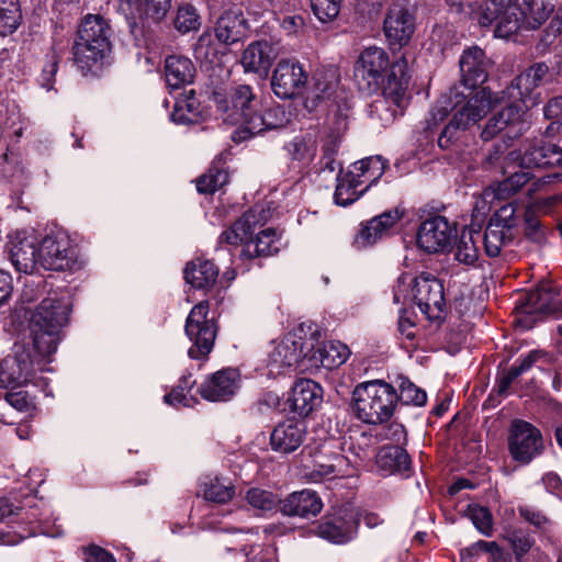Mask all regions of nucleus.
<instances>
[{
    "label": "nucleus",
    "instance_id": "1",
    "mask_svg": "<svg viewBox=\"0 0 562 562\" xmlns=\"http://www.w3.org/2000/svg\"><path fill=\"white\" fill-rule=\"evenodd\" d=\"M549 67L544 63H536L520 72L512 85L499 93H493L491 89L483 88L470 98H465L458 91L452 92L457 106L453 117L442 130L438 144L447 148L457 138L458 132L465 131L475 125L479 121L496 105L506 100L519 101L522 109L528 111L538 104L540 93L537 89L547 81Z\"/></svg>",
    "mask_w": 562,
    "mask_h": 562
},
{
    "label": "nucleus",
    "instance_id": "2",
    "mask_svg": "<svg viewBox=\"0 0 562 562\" xmlns=\"http://www.w3.org/2000/svg\"><path fill=\"white\" fill-rule=\"evenodd\" d=\"M71 308V301L64 294L53 293L41 301L29 322L33 352L50 359L64 338Z\"/></svg>",
    "mask_w": 562,
    "mask_h": 562
},
{
    "label": "nucleus",
    "instance_id": "3",
    "mask_svg": "<svg viewBox=\"0 0 562 562\" xmlns=\"http://www.w3.org/2000/svg\"><path fill=\"white\" fill-rule=\"evenodd\" d=\"M269 218V210L255 206L221 235V241L229 245L244 243L245 249L241 256L247 258L277 254L280 249V236L274 228L262 229L255 238L251 237L256 226L266 223Z\"/></svg>",
    "mask_w": 562,
    "mask_h": 562
},
{
    "label": "nucleus",
    "instance_id": "4",
    "mask_svg": "<svg viewBox=\"0 0 562 562\" xmlns=\"http://www.w3.org/2000/svg\"><path fill=\"white\" fill-rule=\"evenodd\" d=\"M398 402L396 389L383 380L357 384L351 394V411L363 424L381 425L393 416Z\"/></svg>",
    "mask_w": 562,
    "mask_h": 562
},
{
    "label": "nucleus",
    "instance_id": "5",
    "mask_svg": "<svg viewBox=\"0 0 562 562\" xmlns=\"http://www.w3.org/2000/svg\"><path fill=\"white\" fill-rule=\"evenodd\" d=\"M111 35L110 24L101 15L89 14L83 19L72 47L74 61L82 74L98 67L110 52Z\"/></svg>",
    "mask_w": 562,
    "mask_h": 562
},
{
    "label": "nucleus",
    "instance_id": "6",
    "mask_svg": "<svg viewBox=\"0 0 562 562\" xmlns=\"http://www.w3.org/2000/svg\"><path fill=\"white\" fill-rule=\"evenodd\" d=\"M543 19H530L518 0H486L477 14L481 26H494V35L499 38H508L522 25L536 29Z\"/></svg>",
    "mask_w": 562,
    "mask_h": 562
},
{
    "label": "nucleus",
    "instance_id": "7",
    "mask_svg": "<svg viewBox=\"0 0 562 562\" xmlns=\"http://www.w3.org/2000/svg\"><path fill=\"white\" fill-rule=\"evenodd\" d=\"M394 301H412L423 314L430 316L434 312H441L445 305L443 286L430 273L423 272L417 277L405 273L398 278L394 288Z\"/></svg>",
    "mask_w": 562,
    "mask_h": 562
},
{
    "label": "nucleus",
    "instance_id": "8",
    "mask_svg": "<svg viewBox=\"0 0 562 562\" xmlns=\"http://www.w3.org/2000/svg\"><path fill=\"white\" fill-rule=\"evenodd\" d=\"M48 358H41L36 352L31 355L24 347H16L13 357H8L0 361V387L18 389L26 383L45 389L47 380L37 375V371L44 372L48 369Z\"/></svg>",
    "mask_w": 562,
    "mask_h": 562
},
{
    "label": "nucleus",
    "instance_id": "9",
    "mask_svg": "<svg viewBox=\"0 0 562 562\" xmlns=\"http://www.w3.org/2000/svg\"><path fill=\"white\" fill-rule=\"evenodd\" d=\"M260 98L248 85H239L231 89L225 98L217 100V110L222 120L232 125H237L239 139H246L248 133V121L259 111Z\"/></svg>",
    "mask_w": 562,
    "mask_h": 562
},
{
    "label": "nucleus",
    "instance_id": "10",
    "mask_svg": "<svg viewBox=\"0 0 562 562\" xmlns=\"http://www.w3.org/2000/svg\"><path fill=\"white\" fill-rule=\"evenodd\" d=\"M409 80V67L408 60L405 55H402L394 65L392 71L387 77L386 85L383 87L382 100H378L372 104L371 113L376 115L383 126L391 124L394 119L396 111L391 109L389 102L402 106Z\"/></svg>",
    "mask_w": 562,
    "mask_h": 562
},
{
    "label": "nucleus",
    "instance_id": "11",
    "mask_svg": "<svg viewBox=\"0 0 562 562\" xmlns=\"http://www.w3.org/2000/svg\"><path fill=\"white\" fill-rule=\"evenodd\" d=\"M41 267L46 270L66 271L81 268L77 247L71 238L61 231L53 232L41 238Z\"/></svg>",
    "mask_w": 562,
    "mask_h": 562
},
{
    "label": "nucleus",
    "instance_id": "12",
    "mask_svg": "<svg viewBox=\"0 0 562 562\" xmlns=\"http://www.w3.org/2000/svg\"><path fill=\"white\" fill-rule=\"evenodd\" d=\"M209 303L200 302L189 313L184 326L186 335L192 342L188 355L192 359L205 358L213 349L217 327L213 318L207 317Z\"/></svg>",
    "mask_w": 562,
    "mask_h": 562
},
{
    "label": "nucleus",
    "instance_id": "13",
    "mask_svg": "<svg viewBox=\"0 0 562 562\" xmlns=\"http://www.w3.org/2000/svg\"><path fill=\"white\" fill-rule=\"evenodd\" d=\"M508 452L520 465H527L544 451V440L539 428L529 422L514 419L509 427Z\"/></svg>",
    "mask_w": 562,
    "mask_h": 562
},
{
    "label": "nucleus",
    "instance_id": "14",
    "mask_svg": "<svg viewBox=\"0 0 562 562\" xmlns=\"http://www.w3.org/2000/svg\"><path fill=\"white\" fill-rule=\"evenodd\" d=\"M389 55L382 47H366L356 64L355 76L360 88L368 93L376 91L386 85L387 77L392 71Z\"/></svg>",
    "mask_w": 562,
    "mask_h": 562
},
{
    "label": "nucleus",
    "instance_id": "15",
    "mask_svg": "<svg viewBox=\"0 0 562 562\" xmlns=\"http://www.w3.org/2000/svg\"><path fill=\"white\" fill-rule=\"evenodd\" d=\"M313 348L312 340H305L294 333H290L278 341L269 353L267 366L269 374H281L285 369L300 366L302 370L308 352Z\"/></svg>",
    "mask_w": 562,
    "mask_h": 562
},
{
    "label": "nucleus",
    "instance_id": "16",
    "mask_svg": "<svg viewBox=\"0 0 562 562\" xmlns=\"http://www.w3.org/2000/svg\"><path fill=\"white\" fill-rule=\"evenodd\" d=\"M460 70H461V82L464 88L469 89V93H464L460 91L459 88H452L448 94L449 104L451 106V111L456 113V104L452 98V92L458 91L465 95V98H470L473 93L481 90L482 88L476 89L479 86L484 83L487 79L488 65L490 61L486 58L484 52L477 47L473 46L463 52L460 58ZM454 114H452L453 116Z\"/></svg>",
    "mask_w": 562,
    "mask_h": 562
},
{
    "label": "nucleus",
    "instance_id": "17",
    "mask_svg": "<svg viewBox=\"0 0 562 562\" xmlns=\"http://www.w3.org/2000/svg\"><path fill=\"white\" fill-rule=\"evenodd\" d=\"M457 237V227L447 217L437 215L425 220L417 231V246L428 254L448 250Z\"/></svg>",
    "mask_w": 562,
    "mask_h": 562
},
{
    "label": "nucleus",
    "instance_id": "18",
    "mask_svg": "<svg viewBox=\"0 0 562 562\" xmlns=\"http://www.w3.org/2000/svg\"><path fill=\"white\" fill-rule=\"evenodd\" d=\"M526 115L527 111L520 104L509 101L508 105L487 120L481 132V138L487 142L503 132L508 138L521 135L528 127Z\"/></svg>",
    "mask_w": 562,
    "mask_h": 562
},
{
    "label": "nucleus",
    "instance_id": "19",
    "mask_svg": "<svg viewBox=\"0 0 562 562\" xmlns=\"http://www.w3.org/2000/svg\"><path fill=\"white\" fill-rule=\"evenodd\" d=\"M40 244L33 232L18 231L9 236V257L19 272L33 273L41 267Z\"/></svg>",
    "mask_w": 562,
    "mask_h": 562
},
{
    "label": "nucleus",
    "instance_id": "20",
    "mask_svg": "<svg viewBox=\"0 0 562 562\" xmlns=\"http://www.w3.org/2000/svg\"><path fill=\"white\" fill-rule=\"evenodd\" d=\"M508 156L513 160L519 159L522 168L562 166V147L544 137L527 139L522 154L513 151Z\"/></svg>",
    "mask_w": 562,
    "mask_h": 562
},
{
    "label": "nucleus",
    "instance_id": "21",
    "mask_svg": "<svg viewBox=\"0 0 562 562\" xmlns=\"http://www.w3.org/2000/svg\"><path fill=\"white\" fill-rule=\"evenodd\" d=\"M307 78V72L300 63L282 59L272 72L271 88L278 98L292 99L303 92Z\"/></svg>",
    "mask_w": 562,
    "mask_h": 562
},
{
    "label": "nucleus",
    "instance_id": "22",
    "mask_svg": "<svg viewBox=\"0 0 562 562\" xmlns=\"http://www.w3.org/2000/svg\"><path fill=\"white\" fill-rule=\"evenodd\" d=\"M414 32V15L403 4L393 3L383 21V33L389 45L392 48H402L409 43Z\"/></svg>",
    "mask_w": 562,
    "mask_h": 562
},
{
    "label": "nucleus",
    "instance_id": "23",
    "mask_svg": "<svg viewBox=\"0 0 562 562\" xmlns=\"http://www.w3.org/2000/svg\"><path fill=\"white\" fill-rule=\"evenodd\" d=\"M240 386L236 369L227 368L210 375L199 387L201 396L210 402L229 401Z\"/></svg>",
    "mask_w": 562,
    "mask_h": 562
},
{
    "label": "nucleus",
    "instance_id": "24",
    "mask_svg": "<svg viewBox=\"0 0 562 562\" xmlns=\"http://www.w3.org/2000/svg\"><path fill=\"white\" fill-rule=\"evenodd\" d=\"M529 180V172L517 171L503 181L491 184L475 202V209L482 212L491 210L495 201L506 200L516 194Z\"/></svg>",
    "mask_w": 562,
    "mask_h": 562
},
{
    "label": "nucleus",
    "instance_id": "25",
    "mask_svg": "<svg viewBox=\"0 0 562 562\" xmlns=\"http://www.w3.org/2000/svg\"><path fill=\"white\" fill-rule=\"evenodd\" d=\"M305 436L306 426L303 422L286 419L273 428L270 435V446L273 451L288 454L302 446Z\"/></svg>",
    "mask_w": 562,
    "mask_h": 562
},
{
    "label": "nucleus",
    "instance_id": "26",
    "mask_svg": "<svg viewBox=\"0 0 562 562\" xmlns=\"http://www.w3.org/2000/svg\"><path fill=\"white\" fill-rule=\"evenodd\" d=\"M359 519L351 509H344L331 519L322 521L316 533L333 543L341 544L351 540L357 531Z\"/></svg>",
    "mask_w": 562,
    "mask_h": 562
},
{
    "label": "nucleus",
    "instance_id": "27",
    "mask_svg": "<svg viewBox=\"0 0 562 562\" xmlns=\"http://www.w3.org/2000/svg\"><path fill=\"white\" fill-rule=\"evenodd\" d=\"M398 210L386 211L368 221L355 236L353 245L363 249L375 244L380 238L386 236L391 228L401 220Z\"/></svg>",
    "mask_w": 562,
    "mask_h": 562
},
{
    "label": "nucleus",
    "instance_id": "28",
    "mask_svg": "<svg viewBox=\"0 0 562 562\" xmlns=\"http://www.w3.org/2000/svg\"><path fill=\"white\" fill-rule=\"evenodd\" d=\"M283 150L290 162L299 168L308 167L317 154V138L313 132H302L294 135L283 145Z\"/></svg>",
    "mask_w": 562,
    "mask_h": 562
},
{
    "label": "nucleus",
    "instance_id": "29",
    "mask_svg": "<svg viewBox=\"0 0 562 562\" xmlns=\"http://www.w3.org/2000/svg\"><path fill=\"white\" fill-rule=\"evenodd\" d=\"M278 56V50L268 41L250 43L243 53L241 65L245 71L267 75Z\"/></svg>",
    "mask_w": 562,
    "mask_h": 562
},
{
    "label": "nucleus",
    "instance_id": "30",
    "mask_svg": "<svg viewBox=\"0 0 562 562\" xmlns=\"http://www.w3.org/2000/svg\"><path fill=\"white\" fill-rule=\"evenodd\" d=\"M339 77L335 69H322L314 72L307 89L305 106L313 110L321 101L330 99L338 87Z\"/></svg>",
    "mask_w": 562,
    "mask_h": 562
},
{
    "label": "nucleus",
    "instance_id": "31",
    "mask_svg": "<svg viewBox=\"0 0 562 562\" xmlns=\"http://www.w3.org/2000/svg\"><path fill=\"white\" fill-rule=\"evenodd\" d=\"M323 390L310 379H300L292 387L291 407L299 415L307 416L322 403Z\"/></svg>",
    "mask_w": 562,
    "mask_h": 562
},
{
    "label": "nucleus",
    "instance_id": "32",
    "mask_svg": "<svg viewBox=\"0 0 562 562\" xmlns=\"http://www.w3.org/2000/svg\"><path fill=\"white\" fill-rule=\"evenodd\" d=\"M350 350L341 341L330 340L322 342L316 349H311L307 356L310 367L334 369L347 361Z\"/></svg>",
    "mask_w": 562,
    "mask_h": 562
},
{
    "label": "nucleus",
    "instance_id": "33",
    "mask_svg": "<svg viewBox=\"0 0 562 562\" xmlns=\"http://www.w3.org/2000/svg\"><path fill=\"white\" fill-rule=\"evenodd\" d=\"M280 508L284 515L308 518L321 513L323 503L315 492L303 490L290 494L281 502Z\"/></svg>",
    "mask_w": 562,
    "mask_h": 562
},
{
    "label": "nucleus",
    "instance_id": "34",
    "mask_svg": "<svg viewBox=\"0 0 562 562\" xmlns=\"http://www.w3.org/2000/svg\"><path fill=\"white\" fill-rule=\"evenodd\" d=\"M290 117L281 105L262 109L260 105L257 114L248 121L247 138L268 130L282 128L288 125Z\"/></svg>",
    "mask_w": 562,
    "mask_h": 562
},
{
    "label": "nucleus",
    "instance_id": "35",
    "mask_svg": "<svg viewBox=\"0 0 562 562\" xmlns=\"http://www.w3.org/2000/svg\"><path fill=\"white\" fill-rule=\"evenodd\" d=\"M195 67L190 58L184 56H168L165 61L167 85L172 89L193 82Z\"/></svg>",
    "mask_w": 562,
    "mask_h": 562
},
{
    "label": "nucleus",
    "instance_id": "36",
    "mask_svg": "<svg viewBox=\"0 0 562 562\" xmlns=\"http://www.w3.org/2000/svg\"><path fill=\"white\" fill-rule=\"evenodd\" d=\"M218 276L215 265L205 259L189 262L184 269V279L195 289L207 290L212 288Z\"/></svg>",
    "mask_w": 562,
    "mask_h": 562
},
{
    "label": "nucleus",
    "instance_id": "37",
    "mask_svg": "<svg viewBox=\"0 0 562 562\" xmlns=\"http://www.w3.org/2000/svg\"><path fill=\"white\" fill-rule=\"evenodd\" d=\"M379 468L391 474L406 475L411 469V458L401 446H384L378 453Z\"/></svg>",
    "mask_w": 562,
    "mask_h": 562
},
{
    "label": "nucleus",
    "instance_id": "38",
    "mask_svg": "<svg viewBox=\"0 0 562 562\" xmlns=\"http://www.w3.org/2000/svg\"><path fill=\"white\" fill-rule=\"evenodd\" d=\"M385 164L380 156H371L358 160L347 171L352 178H358L367 190L384 173Z\"/></svg>",
    "mask_w": 562,
    "mask_h": 562
},
{
    "label": "nucleus",
    "instance_id": "39",
    "mask_svg": "<svg viewBox=\"0 0 562 562\" xmlns=\"http://www.w3.org/2000/svg\"><path fill=\"white\" fill-rule=\"evenodd\" d=\"M366 191L367 189L358 182V178H352L348 172L339 173L334 200L337 205L347 206L357 201Z\"/></svg>",
    "mask_w": 562,
    "mask_h": 562
},
{
    "label": "nucleus",
    "instance_id": "40",
    "mask_svg": "<svg viewBox=\"0 0 562 562\" xmlns=\"http://www.w3.org/2000/svg\"><path fill=\"white\" fill-rule=\"evenodd\" d=\"M9 131H13L16 137L22 136L21 113L15 101L0 92V133Z\"/></svg>",
    "mask_w": 562,
    "mask_h": 562
},
{
    "label": "nucleus",
    "instance_id": "41",
    "mask_svg": "<svg viewBox=\"0 0 562 562\" xmlns=\"http://www.w3.org/2000/svg\"><path fill=\"white\" fill-rule=\"evenodd\" d=\"M234 493V486L218 476L206 475L200 482L199 494L210 502L226 503L233 498Z\"/></svg>",
    "mask_w": 562,
    "mask_h": 562
},
{
    "label": "nucleus",
    "instance_id": "42",
    "mask_svg": "<svg viewBox=\"0 0 562 562\" xmlns=\"http://www.w3.org/2000/svg\"><path fill=\"white\" fill-rule=\"evenodd\" d=\"M244 20L232 12L223 14L216 22L215 36L224 44H233L244 34Z\"/></svg>",
    "mask_w": 562,
    "mask_h": 562
},
{
    "label": "nucleus",
    "instance_id": "43",
    "mask_svg": "<svg viewBox=\"0 0 562 562\" xmlns=\"http://www.w3.org/2000/svg\"><path fill=\"white\" fill-rule=\"evenodd\" d=\"M513 232L499 226L497 223H488L484 234V248L490 257H497L502 248L512 240Z\"/></svg>",
    "mask_w": 562,
    "mask_h": 562
},
{
    "label": "nucleus",
    "instance_id": "44",
    "mask_svg": "<svg viewBox=\"0 0 562 562\" xmlns=\"http://www.w3.org/2000/svg\"><path fill=\"white\" fill-rule=\"evenodd\" d=\"M481 235L475 231H463L456 247V259L464 265H473L479 258L476 246Z\"/></svg>",
    "mask_w": 562,
    "mask_h": 562
},
{
    "label": "nucleus",
    "instance_id": "45",
    "mask_svg": "<svg viewBox=\"0 0 562 562\" xmlns=\"http://www.w3.org/2000/svg\"><path fill=\"white\" fill-rule=\"evenodd\" d=\"M553 289L549 284H542L537 290L528 293L526 297V312L551 313L553 311Z\"/></svg>",
    "mask_w": 562,
    "mask_h": 562
},
{
    "label": "nucleus",
    "instance_id": "46",
    "mask_svg": "<svg viewBox=\"0 0 562 562\" xmlns=\"http://www.w3.org/2000/svg\"><path fill=\"white\" fill-rule=\"evenodd\" d=\"M22 20L18 0H0V35L7 36L16 31Z\"/></svg>",
    "mask_w": 562,
    "mask_h": 562
},
{
    "label": "nucleus",
    "instance_id": "47",
    "mask_svg": "<svg viewBox=\"0 0 562 562\" xmlns=\"http://www.w3.org/2000/svg\"><path fill=\"white\" fill-rule=\"evenodd\" d=\"M199 111L193 91L190 95L177 99L170 113V119L177 124H190L196 121Z\"/></svg>",
    "mask_w": 562,
    "mask_h": 562
},
{
    "label": "nucleus",
    "instance_id": "48",
    "mask_svg": "<svg viewBox=\"0 0 562 562\" xmlns=\"http://www.w3.org/2000/svg\"><path fill=\"white\" fill-rule=\"evenodd\" d=\"M171 8V0H138V10L145 21L160 23Z\"/></svg>",
    "mask_w": 562,
    "mask_h": 562
},
{
    "label": "nucleus",
    "instance_id": "49",
    "mask_svg": "<svg viewBox=\"0 0 562 562\" xmlns=\"http://www.w3.org/2000/svg\"><path fill=\"white\" fill-rule=\"evenodd\" d=\"M228 182V173L216 168L210 169L196 181V189L200 193H214Z\"/></svg>",
    "mask_w": 562,
    "mask_h": 562
},
{
    "label": "nucleus",
    "instance_id": "50",
    "mask_svg": "<svg viewBox=\"0 0 562 562\" xmlns=\"http://www.w3.org/2000/svg\"><path fill=\"white\" fill-rule=\"evenodd\" d=\"M503 538L509 542L516 560H520L533 544L531 537L520 529H506Z\"/></svg>",
    "mask_w": 562,
    "mask_h": 562
},
{
    "label": "nucleus",
    "instance_id": "51",
    "mask_svg": "<svg viewBox=\"0 0 562 562\" xmlns=\"http://www.w3.org/2000/svg\"><path fill=\"white\" fill-rule=\"evenodd\" d=\"M397 397L405 405L423 406L426 404V392L417 387L408 379L403 378L398 386Z\"/></svg>",
    "mask_w": 562,
    "mask_h": 562
},
{
    "label": "nucleus",
    "instance_id": "52",
    "mask_svg": "<svg viewBox=\"0 0 562 562\" xmlns=\"http://www.w3.org/2000/svg\"><path fill=\"white\" fill-rule=\"evenodd\" d=\"M246 499L250 506L263 512L272 510L278 504L281 505V501L277 495L256 487L248 490Z\"/></svg>",
    "mask_w": 562,
    "mask_h": 562
},
{
    "label": "nucleus",
    "instance_id": "53",
    "mask_svg": "<svg viewBox=\"0 0 562 562\" xmlns=\"http://www.w3.org/2000/svg\"><path fill=\"white\" fill-rule=\"evenodd\" d=\"M173 23L175 27L184 34L199 27L200 18L191 4H183L178 8Z\"/></svg>",
    "mask_w": 562,
    "mask_h": 562
},
{
    "label": "nucleus",
    "instance_id": "54",
    "mask_svg": "<svg viewBox=\"0 0 562 562\" xmlns=\"http://www.w3.org/2000/svg\"><path fill=\"white\" fill-rule=\"evenodd\" d=\"M240 553L243 562H277L273 550L262 543H245Z\"/></svg>",
    "mask_w": 562,
    "mask_h": 562
},
{
    "label": "nucleus",
    "instance_id": "55",
    "mask_svg": "<svg viewBox=\"0 0 562 562\" xmlns=\"http://www.w3.org/2000/svg\"><path fill=\"white\" fill-rule=\"evenodd\" d=\"M341 0H311L315 16L323 23L336 19L340 11Z\"/></svg>",
    "mask_w": 562,
    "mask_h": 562
},
{
    "label": "nucleus",
    "instance_id": "56",
    "mask_svg": "<svg viewBox=\"0 0 562 562\" xmlns=\"http://www.w3.org/2000/svg\"><path fill=\"white\" fill-rule=\"evenodd\" d=\"M468 516L480 532H482L485 536H491L492 515L486 507L479 505H470L468 507Z\"/></svg>",
    "mask_w": 562,
    "mask_h": 562
},
{
    "label": "nucleus",
    "instance_id": "57",
    "mask_svg": "<svg viewBox=\"0 0 562 562\" xmlns=\"http://www.w3.org/2000/svg\"><path fill=\"white\" fill-rule=\"evenodd\" d=\"M192 384L193 382L190 380V376L181 379L180 384L169 394L165 395V402L172 406H190V398L187 396L186 391H189Z\"/></svg>",
    "mask_w": 562,
    "mask_h": 562
},
{
    "label": "nucleus",
    "instance_id": "58",
    "mask_svg": "<svg viewBox=\"0 0 562 562\" xmlns=\"http://www.w3.org/2000/svg\"><path fill=\"white\" fill-rule=\"evenodd\" d=\"M344 458L340 456H336L333 462L329 463H322L316 461L312 477L315 480H322L337 476L341 472L340 468Z\"/></svg>",
    "mask_w": 562,
    "mask_h": 562
},
{
    "label": "nucleus",
    "instance_id": "59",
    "mask_svg": "<svg viewBox=\"0 0 562 562\" xmlns=\"http://www.w3.org/2000/svg\"><path fill=\"white\" fill-rule=\"evenodd\" d=\"M490 223H497L506 231L513 232L515 226V207L508 203L499 207V210L491 218Z\"/></svg>",
    "mask_w": 562,
    "mask_h": 562
},
{
    "label": "nucleus",
    "instance_id": "60",
    "mask_svg": "<svg viewBox=\"0 0 562 562\" xmlns=\"http://www.w3.org/2000/svg\"><path fill=\"white\" fill-rule=\"evenodd\" d=\"M83 560L85 562H115L110 552L94 544L83 548Z\"/></svg>",
    "mask_w": 562,
    "mask_h": 562
},
{
    "label": "nucleus",
    "instance_id": "61",
    "mask_svg": "<svg viewBox=\"0 0 562 562\" xmlns=\"http://www.w3.org/2000/svg\"><path fill=\"white\" fill-rule=\"evenodd\" d=\"M4 398L9 405L20 412H27L32 406V402L24 391L8 392Z\"/></svg>",
    "mask_w": 562,
    "mask_h": 562
},
{
    "label": "nucleus",
    "instance_id": "62",
    "mask_svg": "<svg viewBox=\"0 0 562 562\" xmlns=\"http://www.w3.org/2000/svg\"><path fill=\"white\" fill-rule=\"evenodd\" d=\"M415 322L412 314L407 310H403L398 317V331L406 339L412 340L415 338Z\"/></svg>",
    "mask_w": 562,
    "mask_h": 562
},
{
    "label": "nucleus",
    "instance_id": "63",
    "mask_svg": "<svg viewBox=\"0 0 562 562\" xmlns=\"http://www.w3.org/2000/svg\"><path fill=\"white\" fill-rule=\"evenodd\" d=\"M526 233L537 243H541L544 238L539 220L529 213L526 214Z\"/></svg>",
    "mask_w": 562,
    "mask_h": 562
},
{
    "label": "nucleus",
    "instance_id": "64",
    "mask_svg": "<svg viewBox=\"0 0 562 562\" xmlns=\"http://www.w3.org/2000/svg\"><path fill=\"white\" fill-rule=\"evenodd\" d=\"M543 113L548 120H562V95L550 99Z\"/></svg>",
    "mask_w": 562,
    "mask_h": 562
}]
</instances>
